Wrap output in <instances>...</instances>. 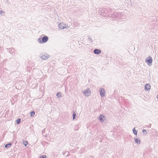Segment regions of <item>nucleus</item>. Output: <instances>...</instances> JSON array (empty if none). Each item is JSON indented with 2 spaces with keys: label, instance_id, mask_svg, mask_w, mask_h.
<instances>
[{
  "label": "nucleus",
  "instance_id": "nucleus-1",
  "mask_svg": "<svg viewBox=\"0 0 158 158\" xmlns=\"http://www.w3.org/2000/svg\"><path fill=\"white\" fill-rule=\"evenodd\" d=\"M82 93L86 97H88L90 96L91 95V91L89 88H87L86 89L82 91Z\"/></svg>",
  "mask_w": 158,
  "mask_h": 158
},
{
  "label": "nucleus",
  "instance_id": "nucleus-2",
  "mask_svg": "<svg viewBox=\"0 0 158 158\" xmlns=\"http://www.w3.org/2000/svg\"><path fill=\"white\" fill-rule=\"evenodd\" d=\"M40 56L41 59L44 60H47L49 57V55L48 53H45L40 54Z\"/></svg>",
  "mask_w": 158,
  "mask_h": 158
},
{
  "label": "nucleus",
  "instance_id": "nucleus-3",
  "mask_svg": "<svg viewBox=\"0 0 158 158\" xmlns=\"http://www.w3.org/2000/svg\"><path fill=\"white\" fill-rule=\"evenodd\" d=\"M59 28L61 29L62 30L64 28H68L69 27V26L63 23H61L58 25Z\"/></svg>",
  "mask_w": 158,
  "mask_h": 158
},
{
  "label": "nucleus",
  "instance_id": "nucleus-4",
  "mask_svg": "<svg viewBox=\"0 0 158 158\" xmlns=\"http://www.w3.org/2000/svg\"><path fill=\"white\" fill-rule=\"evenodd\" d=\"M145 61L148 65L150 66L152 65V60L151 56H149L147 58L145 59Z\"/></svg>",
  "mask_w": 158,
  "mask_h": 158
},
{
  "label": "nucleus",
  "instance_id": "nucleus-5",
  "mask_svg": "<svg viewBox=\"0 0 158 158\" xmlns=\"http://www.w3.org/2000/svg\"><path fill=\"white\" fill-rule=\"evenodd\" d=\"M99 92L101 97H103L105 95V91L104 89L102 88H101L99 89Z\"/></svg>",
  "mask_w": 158,
  "mask_h": 158
},
{
  "label": "nucleus",
  "instance_id": "nucleus-6",
  "mask_svg": "<svg viewBox=\"0 0 158 158\" xmlns=\"http://www.w3.org/2000/svg\"><path fill=\"white\" fill-rule=\"evenodd\" d=\"M145 90L146 91H149L151 89V85L149 84H146L145 85Z\"/></svg>",
  "mask_w": 158,
  "mask_h": 158
},
{
  "label": "nucleus",
  "instance_id": "nucleus-7",
  "mask_svg": "<svg viewBox=\"0 0 158 158\" xmlns=\"http://www.w3.org/2000/svg\"><path fill=\"white\" fill-rule=\"evenodd\" d=\"M48 40V36H45L42 38V42L43 43H45L47 42Z\"/></svg>",
  "mask_w": 158,
  "mask_h": 158
},
{
  "label": "nucleus",
  "instance_id": "nucleus-8",
  "mask_svg": "<svg viewBox=\"0 0 158 158\" xmlns=\"http://www.w3.org/2000/svg\"><path fill=\"white\" fill-rule=\"evenodd\" d=\"M99 120L102 123H103L104 121L105 116L103 115H100L98 118Z\"/></svg>",
  "mask_w": 158,
  "mask_h": 158
},
{
  "label": "nucleus",
  "instance_id": "nucleus-9",
  "mask_svg": "<svg viewBox=\"0 0 158 158\" xmlns=\"http://www.w3.org/2000/svg\"><path fill=\"white\" fill-rule=\"evenodd\" d=\"M94 52L95 54H99L101 53V51L98 49H95L94 51Z\"/></svg>",
  "mask_w": 158,
  "mask_h": 158
},
{
  "label": "nucleus",
  "instance_id": "nucleus-10",
  "mask_svg": "<svg viewBox=\"0 0 158 158\" xmlns=\"http://www.w3.org/2000/svg\"><path fill=\"white\" fill-rule=\"evenodd\" d=\"M135 142L138 144H140V140L139 139H135Z\"/></svg>",
  "mask_w": 158,
  "mask_h": 158
},
{
  "label": "nucleus",
  "instance_id": "nucleus-11",
  "mask_svg": "<svg viewBox=\"0 0 158 158\" xmlns=\"http://www.w3.org/2000/svg\"><path fill=\"white\" fill-rule=\"evenodd\" d=\"M56 96L58 98H61V94L60 92H58L56 94Z\"/></svg>",
  "mask_w": 158,
  "mask_h": 158
},
{
  "label": "nucleus",
  "instance_id": "nucleus-12",
  "mask_svg": "<svg viewBox=\"0 0 158 158\" xmlns=\"http://www.w3.org/2000/svg\"><path fill=\"white\" fill-rule=\"evenodd\" d=\"M11 145V143L7 144L5 145V147L6 148H9L10 147Z\"/></svg>",
  "mask_w": 158,
  "mask_h": 158
},
{
  "label": "nucleus",
  "instance_id": "nucleus-13",
  "mask_svg": "<svg viewBox=\"0 0 158 158\" xmlns=\"http://www.w3.org/2000/svg\"><path fill=\"white\" fill-rule=\"evenodd\" d=\"M38 41L40 44H43L42 42V39L41 38H39L38 40Z\"/></svg>",
  "mask_w": 158,
  "mask_h": 158
},
{
  "label": "nucleus",
  "instance_id": "nucleus-14",
  "mask_svg": "<svg viewBox=\"0 0 158 158\" xmlns=\"http://www.w3.org/2000/svg\"><path fill=\"white\" fill-rule=\"evenodd\" d=\"M133 132L134 133V134L135 135H137V131L135 130V128H134L133 129Z\"/></svg>",
  "mask_w": 158,
  "mask_h": 158
},
{
  "label": "nucleus",
  "instance_id": "nucleus-15",
  "mask_svg": "<svg viewBox=\"0 0 158 158\" xmlns=\"http://www.w3.org/2000/svg\"><path fill=\"white\" fill-rule=\"evenodd\" d=\"M23 144L26 146L27 144V141H25L23 142Z\"/></svg>",
  "mask_w": 158,
  "mask_h": 158
},
{
  "label": "nucleus",
  "instance_id": "nucleus-16",
  "mask_svg": "<svg viewBox=\"0 0 158 158\" xmlns=\"http://www.w3.org/2000/svg\"><path fill=\"white\" fill-rule=\"evenodd\" d=\"M88 40H89V41L90 43H92L93 41L92 40V38L91 37H89Z\"/></svg>",
  "mask_w": 158,
  "mask_h": 158
},
{
  "label": "nucleus",
  "instance_id": "nucleus-17",
  "mask_svg": "<svg viewBox=\"0 0 158 158\" xmlns=\"http://www.w3.org/2000/svg\"><path fill=\"white\" fill-rule=\"evenodd\" d=\"M20 122V119H18L16 120V123L17 124H19Z\"/></svg>",
  "mask_w": 158,
  "mask_h": 158
},
{
  "label": "nucleus",
  "instance_id": "nucleus-18",
  "mask_svg": "<svg viewBox=\"0 0 158 158\" xmlns=\"http://www.w3.org/2000/svg\"><path fill=\"white\" fill-rule=\"evenodd\" d=\"M35 114V112L34 111H31L30 113V115L31 116H33Z\"/></svg>",
  "mask_w": 158,
  "mask_h": 158
},
{
  "label": "nucleus",
  "instance_id": "nucleus-19",
  "mask_svg": "<svg viewBox=\"0 0 158 158\" xmlns=\"http://www.w3.org/2000/svg\"><path fill=\"white\" fill-rule=\"evenodd\" d=\"M76 114L75 112H74L73 114V120L75 119V117L76 116Z\"/></svg>",
  "mask_w": 158,
  "mask_h": 158
},
{
  "label": "nucleus",
  "instance_id": "nucleus-20",
  "mask_svg": "<svg viewBox=\"0 0 158 158\" xmlns=\"http://www.w3.org/2000/svg\"><path fill=\"white\" fill-rule=\"evenodd\" d=\"M46 157H47V156H46V155H44V156H40V158H46Z\"/></svg>",
  "mask_w": 158,
  "mask_h": 158
},
{
  "label": "nucleus",
  "instance_id": "nucleus-21",
  "mask_svg": "<svg viewBox=\"0 0 158 158\" xmlns=\"http://www.w3.org/2000/svg\"><path fill=\"white\" fill-rule=\"evenodd\" d=\"M143 133L144 134H146L147 133V132L145 130H143Z\"/></svg>",
  "mask_w": 158,
  "mask_h": 158
},
{
  "label": "nucleus",
  "instance_id": "nucleus-22",
  "mask_svg": "<svg viewBox=\"0 0 158 158\" xmlns=\"http://www.w3.org/2000/svg\"><path fill=\"white\" fill-rule=\"evenodd\" d=\"M2 13L3 14L4 13V12L3 11H2V10H0V14L1 15H2Z\"/></svg>",
  "mask_w": 158,
  "mask_h": 158
}]
</instances>
